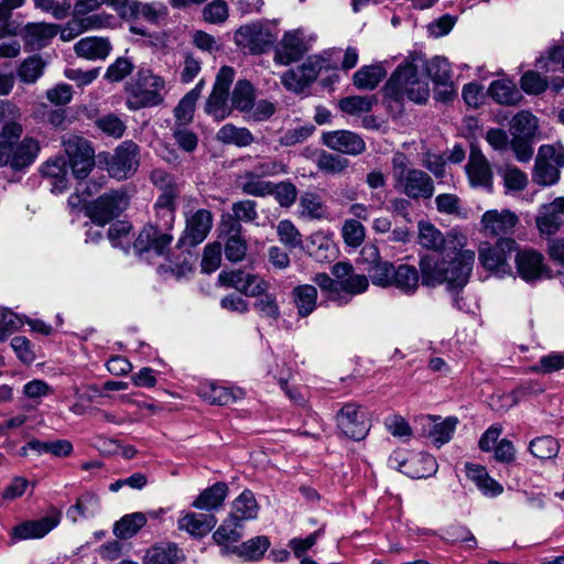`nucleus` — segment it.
<instances>
[{
	"mask_svg": "<svg viewBox=\"0 0 564 564\" xmlns=\"http://www.w3.org/2000/svg\"><path fill=\"white\" fill-rule=\"evenodd\" d=\"M475 262L473 250H462L453 261H445L433 256L421 257L419 267L422 276V284L427 288H435L446 284L453 293L454 305L460 308L457 294L468 283L469 275Z\"/></svg>",
	"mask_w": 564,
	"mask_h": 564,
	"instance_id": "obj_1",
	"label": "nucleus"
},
{
	"mask_svg": "<svg viewBox=\"0 0 564 564\" xmlns=\"http://www.w3.org/2000/svg\"><path fill=\"white\" fill-rule=\"evenodd\" d=\"M23 128L19 121L7 122L0 132V166L24 171L37 158L41 147L32 137L21 139Z\"/></svg>",
	"mask_w": 564,
	"mask_h": 564,
	"instance_id": "obj_2",
	"label": "nucleus"
},
{
	"mask_svg": "<svg viewBox=\"0 0 564 564\" xmlns=\"http://www.w3.org/2000/svg\"><path fill=\"white\" fill-rule=\"evenodd\" d=\"M384 95L401 102L404 99L425 104L430 97L429 83L419 77L417 67L410 62L398 66L384 86Z\"/></svg>",
	"mask_w": 564,
	"mask_h": 564,
	"instance_id": "obj_3",
	"label": "nucleus"
},
{
	"mask_svg": "<svg viewBox=\"0 0 564 564\" xmlns=\"http://www.w3.org/2000/svg\"><path fill=\"white\" fill-rule=\"evenodd\" d=\"M158 223L145 226L133 242V249L140 257L169 252L173 237L167 232L175 220V207L154 208Z\"/></svg>",
	"mask_w": 564,
	"mask_h": 564,
	"instance_id": "obj_4",
	"label": "nucleus"
},
{
	"mask_svg": "<svg viewBox=\"0 0 564 564\" xmlns=\"http://www.w3.org/2000/svg\"><path fill=\"white\" fill-rule=\"evenodd\" d=\"M392 178L394 188L411 199H429L434 195L432 177L420 169L408 167L402 153L392 158Z\"/></svg>",
	"mask_w": 564,
	"mask_h": 564,
	"instance_id": "obj_5",
	"label": "nucleus"
},
{
	"mask_svg": "<svg viewBox=\"0 0 564 564\" xmlns=\"http://www.w3.org/2000/svg\"><path fill=\"white\" fill-rule=\"evenodd\" d=\"M124 88L126 106L133 111L159 106L164 100L162 91L165 88V82L149 69L139 70Z\"/></svg>",
	"mask_w": 564,
	"mask_h": 564,
	"instance_id": "obj_6",
	"label": "nucleus"
},
{
	"mask_svg": "<svg viewBox=\"0 0 564 564\" xmlns=\"http://www.w3.org/2000/svg\"><path fill=\"white\" fill-rule=\"evenodd\" d=\"M564 166V147L561 144L541 145L535 158L532 181L541 186H551L560 180V169Z\"/></svg>",
	"mask_w": 564,
	"mask_h": 564,
	"instance_id": "obj_7",
	"label": "nucleus"
},
{
	"mask_svg": "<svg viewBox=\"0 0 564 564\" xmlns=\"http://www.w3.org/2000/svg\"><path fill=\"white\" fill-rule=\"evenodd\" d=\"M62 145L73 175L78 180L86 178L95 166V151L90 142L80 135L67 134L63 137Z\"/></svg>",
	"mask_w": 564,
	"mask_h": 564,
	"instance_id": "obj_8",
	"label": "nucleus"
},
{
	"mask_svg": "<svg viewBox=\"0 0 564 564\" xmlns=\"http://www.w3.org/2000/svg\"><path fill=\"white\" fill-rule=\"evenodd\" d=\"M140 165V148L133 141L121 142L107 161L109 176L118 181L132 177Z\"/></svg>",
	"mask_w": 564,
	"mask_h": 564,
	"instance_id": "obj_9",
	"label": "nucleus"
},
{
	"mask_svg": "<svg viewBox=\"0 0 564 564\" xmlns=\"http://www.w3.org/2000/svg\"><path fill=\"white\" fill-rule=\"evenodd\" d=\"M128 206V196L121 189H112L91 202L86 212L97 225L104 226L118 217Z\"/></svg>",
	"mask_w": 564,
	"mask_h": 564,
	"instance_id": "obj_10",
	"label": "nucleus"
},
{
	"mask_svg": "<svg viewBox=\"0 0 564 564\" xmlns=\"http://www.w3.org/2000/svg\"><path fill=\"white\" fill-rule=\"evenodd\" d=\"M513 239H499L495 245L484 242L479 246V261L481 265L498 275L510 273L511 268L508 264V258L514 249Z\"/></svg>",
	"mask_w": 564,
	"mask_h": 564,
	"instance_id": "obj_11",
	"label": "nucleus"
},
{
	"mask_svg": "<svg viewBox=\"0 0 564 564\" xmlns=\"http://www.w3.org/2000/svg\"><path fill=\"white\" fill-rule=\"evenodd\" d=\"M336 421L338 429L354 441L364 440L370 430L366 413L354 403L345 404L337 414Z\"/></svg>",
	"mask_w": 564,
	"mask_h": 564,
	"instance_id": "obj_12",
	"label": "nucleus"
},
{
	"mask_svg": "<svg viewBox=\"0 0 564 564\" xmlns=\"http://www.w3.org/2000/svg\"><path fill=\"white\" fill-rule=\"evenodd\" d=\"M219 280L223 284L231 286L246 296L256 297L269 289V282L258 274L245 271L220 272Z\"/></svg>",
	"mask_w": 564,
	"mask_h": 564,
	"instance_id": "obj_13",
	"label": "nucleus"
},
{
	"mask_svg": "<svg viewBox=\"0 0 564 564\" xmlns=\"http://www.w3.org/2000/svg\"><path fill=\"white\" fill-rule=\"evenodd\" d=\"M419 423L422 426L423 435L429 437L434 445L441 447L452 440L458 419L456 416L441 419L435 415H423L419 419Z\"/></svg>",
	"mask_w": 564,
	"mask_h": 564,
	"instance_id": "obj_14",
	"label": "nucleus"
},
{
	"mask_svg": "<svg viewBox=\"0 0 564 564\" xmlns=\"http://www.w3.org/2000/svg\"><path fill=\"white\" fill-rule=\"evenodd\" d=\"M322 143L328 149L348 155H358L366 151L364 139L350 130H335L322 134Z\"/></svg>",
	"mask_w": 564,
	"mask_h": 564,
	"instance_id": "obj_15",
	"label": "nucleus"
},
{
	"mask_svg": "<svg viewBox=\"0 0 564 564\" xmlns=\"http://www.w3.org/2000/svg\"><path fill=\"white\" fill-rule=\"evenodd\" d=\"M59 521L61 513L58 511L37 520L24 521L12 529L10 533L11 541L41 539L57 527Z\"/></svg>",
	"mask_w": 564,
	"mask_h": 564,
	"instance_id": "obj_16",
	"label": "nucleus"
},
{
	"mask_svg": "<svg viewBox=\"0 0 564 564\" xmlns=\"http://www.w3.org/2000/svg\"><path fill=\"white\" fill-rule=\"evenodd\" d=\"M518 223L516 214L508 209L487 210L481 217V232L488 237L509 235Z\"/></svg>",
	"mask_w": 564,
	"mask_h": 564,
	"instance_id": "obj_17",
	"label": "nucleus"
},
{
	"mask_svg": "<svg viewBox=\"0 0 564 564\" xmlns=\"http://www.w3.org/2000/svg\"><path fill=\"white\" fill-rule=\"evenodd\" d=\"M516 264L518 274L527 282L549 275L543 256L535 250H520L516 256Z\"/></svg>",
	"mask_w": 564,
	"mask_h": 564,
	"instance_id": "obj_18",
	"label": "nucleus"
},
{
	"mask_svg": "<svg viewBox=\"0 0 564 564\" xmlns=\"http://www.w3.org/2000/svg\"><path fill=\"white\" fill-rule=\"evenodd\" d=\"M466 172L473 187L492 188V170L482 152L473 147L470 149Z\"/></svg>",
	"mask_w": 564,
	"mask_h": 564,
	"instance_id": "obj_19",
	"label": "nucleus"
},
{
	"mask_svg": "<svg viewBox=\"0 0 564 564\" xmlns=\"http://www.w3.org/2000/svg\"><path fill=\"white\" fill-rule=\"evenodd\" d=\"M564 197H556L553 202L544 204L536 216V226L542 235L556 234L564 224Z\"/></svg>",
	"mask_w": 564,
	"mask_h": 564,
	"instance_id": "obj_20",
	"label": "nucleus"
},
{
	"mask_svg": "<svg viewBox=\"0 0 564 564\" xmlns=\"http://www.w3.org/2000/svg\"><path fill=\"white\" fill-rule=\"evenodd\" d=\"M305 44L297 31L285 32L274 51V62L280 65H290L304 55Z\"/></svg>",
	"mask_w": 564,
	"mask_h": 564,
	"instance_id": "obj_21",
	"label": "nucleus"
},
{
	"mask_svg": "<svg viewBox=\"0 0 564 564\" xmlns=\"http://www.w3.org/2000/svg\"><path fill=\"white\" fill-rule=\"evenodd\" d=\"M213 227V215L207 209H198L186 219L185 236L181 239L191 246H197L209 234Z\"/></svg>",
	"mask_w": 564,
	"mask_h": 564,
	"instance_id": "obj_22",
	"label": "nucleus"
},
{
	"mask_svg": "<svg viewBox=\"0 0 564 564\" xmlns=\"http://www.w3.org/2000/svg\"><path fill=\"white\" fill-rule=\"evenodd\" d=\"M57 34V26L50 23H28L21 31L26 51H36L45 47Z\"/></svg>",
	"mask_w": 564,
	"mask_h": 564,
	"instance_id": "obj_23",
	"label": "nucleus"
},
{
	"mask_svg": "<svg viewBox=\"0 0 564 564\" xmlns=\"http://www.w3.org/2000/svg\"><path fill=\"white\" fill-rule=\"evenodd\" d=\"M238 43L252 53H262L272 42V35L260 24H249L237 31Z\"/></svg>",
	"mask_w": 564,
	"mask_h": 564,
	"instance_id": "obj_24",
	"label": "nucleus"
},
{
	"mask_svg": "<svg viewBox=\"0 0 564 564\" xmlns=\"http://www.w3.org/2000/svg\"><path fill=\"white\" fill-rule=\"evenodd\" d=\"M198 395L210 404L228 405L243 397L239 388H227L215 382L202 383L197 389Z\"/></svg>",
	"mask_w": 564,
	"mask_h": 564,
	"instance_id": "obj_25",
	"label": "nucleus"
},
{
	"mask_svg": "<svg viewBox=\"0 0 564 564\" xmlns=\"http://www.w3.org/2000/svg\"><path fill=\"white\" fill-rule=\"evenodd\" d=\"M111 48L109 40L100 36L83 37L74 45L75 54L89 61L105 59L110 54Z\"/></svg>",
	"mask_w": 564,
	"mask_h": 564,
	"instance_id": "obj_26",
	"label": "nucleus"
},
{
	"mask_svg": "<svg viewBox=\"0 0 564 564\" xmlns=\"http://www.w3.org/2000/svg\"><path fill=\"white\" fill-rule=\"evenodd\" d=\"M41 173L51 180L52 192L59 194L68 188L67 163L63 156L48 159L41 165Z\"/></svg>",
	"mask_w": 564,
	"mask_h": 564,
	"instance_id": "obj_27",
	"label": "nucleus"
},
{
	"mask_svg": "<svg viewBox=\"0 0 564 564\" xmlns=\"http://www.w3.org/2000/svg\"><path fill=\"white\" fill-rule=\"evenodd\" d=\"M217 519L212 513L189 512L178 519L177 527L193 536L207 535L216 525Z\"/></svg>",
	"mask_w": 564,
	"mask_h": 564,
	"instance_id": "obj_28",
	"label": "nucleus"
},
{
	"mask_svg": "<svg viewBox=\"0 0 564 564\" xmlns=\"http://www.w3.org/2000/svg\"><path fill=\"white\" fill-rule=\"evenodd\" d=\"M108 15L106 14H93L86 19L75 18L69 21L59 32V37L64 42L72 41L83 32L89 29H98L106 24Z\"/></svg>",
	"mask_w": 564,
	"mask_h": 564,
	"instance_id": "obj_29",
	"label": "nucleus"
},
{
	"mask_svg": "<svg viewBox=\"0 0 564 564\" xmlns=\"http://www.w3.org/2000/svg\"><path fill=\"white\" fill-rule=\"evenodd\" d=\"M420 282V274L415 267L410 264H400L395 267L391 286L406 295L416 292Z\"/></svg>",
	"mask_w": 564,
	"mask_h": 564,
	"instance_id": "obj_30",
	"label": "nucleus"
},
{
	"mask_svg": "<svg viewBox=\"0 0 564 564\" xmlns=\"http://www.w3.org/2000/svg\"><path fill=\"white\" fill-rule=\"evenodd\" d=\"M293 303L300 317L311 315L317 305V289L311 284L297 285L292 290Z\"/></svg>",
	"mask_w": 564,
	"mask_h": 564,
	"instance_id": "obj_31",
	"label": "nucleus"
},
{
	"mask_svg": "<svg viewBox=\"0 0 564 564\" xmlns=\"http://www.w3.org/2000/svg\"><path fill=\"white\" fill-rule=\"evenodd\" d=\"M183 558L176 544L165 543L149 549L142 564H178Z\"/></svg>",
	"mask_w": 564,
	"mask_h": 564,
	"instance_id": "obj_32",
	"label": "nucleus"
},
{
	"mask_svg": "<svg viewBox=\"0 0 564 564\" xmlns=\"http://www.w3.org/2000/svg\"><path fill=\"white\" fill-rule=\"evenodd\" d=\"M227 491L228 487L225 482H216L209 488L203 490L194 500L192 506L206 511L216 510L223 505L227 496Z\"/></svg>",
	"mask_w": 564,
	"mask_h": 564,
	"instance_id": "obj_33",
	"label": "nucleus"
},
{
	"mask_svg": "<svg viewBox=\"0 0 564 564\" xmlns=\"http://www.w3.org/2000/svg\"><path fill=\"white\" fill-rule=\"evenodd\" d=\"M216 138L224 144H232L238 148H246L254 142V137L248 128L236 127L232 123L223 126L218 130Z\"/></svg>",
	"mask_w": 564,
	"mask_h": 564,
	"instance_id": "obj_34",
	"label": "nucleus"
},
{
	"mask_svg": "<svg viewBox=\"0 0 564 564\" xmlns=\"http://www.w3.org/2000/svg\"><path fill=\"white\" fill-rule=\"evenodd\" d=\"M466 475L475 482V485L485 494L490 496L500 495L503 490L502 486L499 485L495 479L489 477L488 473L482 466L466 463Z\"/></svg>",
	"mask_w": 564,
	"mask_h": 564,
	"instance_id": "obj_35",
	"label": "nucleus"
},
{
	"mask_svg": "<svg viewBox=\"0 0 564 564\" xmlns=\"http://www.w3.org/2000/svg\"><path fill=\"white\" fill-rule=\"evenodd\" d=\"M494 100L501 105H517L522 99L520 91L511 80H494L488 89Z\"/></svg>",
	"mask_w": 564,
	"mask_h": 564,
	"instance_id": "obj_36",
	"label": "nucleus"
},
{
	"mask_svg": "<svg viewBox=\"0 0 564 564\" xmlns=\"http://www.w3.org/2000/svg\"><path fill=\"white\" fill-rule=\"evenodd\" d=\"M100 510V499L94 492H84L76 501L74 506H72L67 516L76 522L78 517L82 518H93Z\"/></svg>",
	"mask_w": 564,
	"mask_h": 564,
	"instance_id": "obj_37",
	"label": "nucleus"
},
{
	"mask_svg": "<svg viewBox=\"0 0 564 564\" xmlns=\"http://www.w3.org/2000/svg\"><path fill=\"white\" fill-rule=\"evenodd\" d=\"M258 514V505L251 491L245 490L232 503V511L229 517L241 522L254 519Z\"/></svg>",
	"mask_w": 564,
	"mask_h": 564,
	"instance_id": "obj_38",
	"label": "nucleus"
},
{
	"mask_svg": "<svg viewBox=\"0 0 564 564\" xmlns=\"http://www.w3.org/2000/svg\"><path fill=\"white\" fill-rule=\"evenodd\" d=\"M242 193L250 196L264 197L272 193V182L245 171L238 178Z\"/></svg>",
	"mask_w": 564,
	"mask_h": 564,
	"instance_id": "obj_39",
	"label": "nucleus"
},
{
	"mask_svg": "<svg viewBox=\"0 0 564 564\" xmlns=\"http://www.w3.org/2000/svg\"><path fill=\"white\" fill-rule=\"evenodd\" d=\"M386 77V70L380 65L364 66L354 74V85L358 89L372 90Z\"/></svg>",
	"mask_w": 564,
	"mask_h": 564,
	"instance_id": "obj_40",
	"label": "nucleus"
},
{
	"mask_svg": "<svg viewBox=\"0 0 564 564\" xmlns=\"http://www.w3.org/2000/svg\"><path fill=\"white\" fill-rule=\"evenodd\" d=\"M29 447L37 455L51 454L55 457H67L73 453V444L67 440L40 441L31 440Z\"/></svg>",
	"mask_w": 564,
	"mask_h": 564,
	"instance_id": "obj_41",
	"label": "nucleus"
},
{
	"mask_svg": "<svg viewBox=\"0 0 564 564\" xmlns=\"http://www.w3.org/2000/svg\"><path fill=\"white\" fill-rule=\"evenodd\" d=\"M145 523L147 518L142 512L127 514L115 523L113 533L119 539H130L135 535Z\"/></svg>",
	"mask_w": 564,
	"mask_h": 564,
	"instance_id": "obj_42",
	"label": "nucleus"
},
{
	"mask_svg": "<svg viewBox=\"0 0 564 564\" xmlns=\"http://www.w3.org/2000/svg\"><path fill=\"white\" fill-rule=\"evenodd\" d=\"M228 95L229 93L221 91L213 87V91L205 105L206 113L212 116L217 121L229 117L231 109L228 106Z\"/></svg>",
	"mask_w": 564,
	"mask_h": 564,
	"instance_id": "obj_43",
	"label": "nucleus"
},
{
	"mask_svg": "<svg viewBox=\"0 0 564 564\" xmlns=\"http://www.w3.org/2000/svg\"><path fill=\"white\" fill-rule=\"evenodd\" d=\"M538 129L536 118L529 111L518 112L511 121L512 138H533Z\"/></svg>",
	"mask_w": 564,
	"mask_h": 564,
	"instance_id": "obj_44",
	"label": "nucleus"
},
{
	"mask_svg": "<svg viewBox=\"0 0 564 564\" xmlns=\"http://www.w3.org/2000/svg\"><path fill=\"white\" fill-rule=\"evenodd\" d=\"M410 466L412 469H405L403 474L411 478H425L437 470L436 459L429 454L412 455Z\"/></svg>",
	"mask_w": 564,
	"mask_h": 564,
	"instance_id": "obj_45",
	"label": "nucleus"
},
{
	"mask_svg": "<svg viewBox=\"0 0 564 564\" xmlns=\"http://www.w3.org/2000/svg\"><path fill=\"white\" fill-rule=\"evenodd\" d=\"M242 523L235 518L229 517L224 523L214 532L213 538L217 544L225 546L227 550L232 543H237L240 538V529Z\"/></svg>",
	"mask_w": 564,
	"mask_h": 564,
	"instance_id": "obj_46",
	"label": "nucleus"
},
{
	"mask_svg": "<svg viewBox=\"0 0 564 564\" xmlns=\"http://www.w3.org/2000/svg\"><path fill=\"white\" fill-rule=\"evenodd\" d=\"M299 208L301 216L308 219H322L326 217V207L321 197L315 193H304L300 197Z\"/></svg>",
	"mask_w": 564,
	"mask_h": 564,
	"instance_id": "obj_47",
	"label": "nucleus"
},
{
	"mask_svg": "<svg viewBox=\"0 0 564 564\" xmlns=\"http://www.w3.org/2000/svg\"><path fill=\"white\" fill-rule=\"evenodd\" d=\"M253 102L254 93L252 85L247 80L237 82L231 95L232 107L246 116Z\"/></svg>",
	"mask_w": 564,
	"mask_h": 564,
	"instance_id": "obj_48",
	"label": "nucleus"
},
{
	"mask_svg": "<svg viewBox=\"0 0 564 564\" xmlns=\"http://www.w3.org/2000/svg\"><path fill=\"white\" fill-rule=\"evenodd\" d=\"M419 243L430 250H440L445 243L443 234L431 223H419Z\"/></svg>",
	"mask_w": 564,
	"mask_h": 564,
	"instance_id": "obj_49",
	"label": "nucleus"
},
{
	"mask_svg": "<svg viewBox=\"0 0 564 564\" xmlns=\"http://www.w3.org/2000/svg\"><path fill=\"white\" fill-rule=\"evenodd\" d=\"M315 164L317 169L327 174H339L349 166V161L335 153L321 151L316 159Z\"/></svg>",
	"mask_w": 564,
	"mask_h": 564,
	"instance_id": "obj_50",
	"label": "nucleus"
},
{
	"mask_svg": "<svg viewBox=\"0 0 564 564\" xmlns=\"http://www.w3.org/2000/svg\"><path fill=\"white\" fill-rule=\"evenodd\" d=\"M269 545L270 542L268 538L256 536L241 543L239 546H235L232 552H236L239 556L245 557L246 560L257 561L262 557Z\"/></svg>",
	"mask_w": 564,
	"mask_h": 564,
	"instance_id": "obj_51",
	"label": "nucleus"
},
{
	"mask_svg": "<svg viewBox=\"0 0 564 564\" xmlns=\"http://www.w3.org/2000/svg\"><path fill=\"white\" fill-rule=\"evenodd\" d=\"M376 101L375 96H349L340 99L339 108L348 115L357 116L369 112Z\"/></svg>",
	"mask_w": 564,
	"mask_h": 564,
	"instance_id": "obj_52",
	"label": "nucleus"
},
{
	"mask_svg": "<svg viewBox=\"0 0 564 564\" xmlns=\"http://www.w3.org/2000/svg\"><path fill=\"white\" fill-rule=\"evenodd\" d=\"M560 445L552 436L536 437L530 442V453L539 459H551L558 453Z\"/></svg>",
	"mask_w": 564,
	"mask_h": 564,
	"instance_id": "obj_53",
	"label": "nucleus"
},
{
	"mask_svg": "<svg viewBox=\"0 0 564 564\" xmlns=\"http://www.w3.org/2000/svg\"><path fill=\"white\" fill-rule=\"evenodd\" d=\"M427 76L435 85L448 84L452 82V72L449 62L441 56H435L426 63Z\"/></svg>",
	"mask_w": 564,
	"mask_h": 564,
	"instance_id": "obj_54",
	"label": "nucleus"
},
{
	"mask_svg": "<svg viewBox=\"0 0 564 564\" xmlns=\"http://www.w3.org/2000/svg\"><path fill=\"white\" fill-rule=\"evenodd\" d=\"M313 281L323 290L327 292V297L338 305H346L349 303V296L339 292L340 284L332 279L327 273H317Z\"/></svg>",
	"mask_w": 564,
	"mask_h": 564,
	"instance_id": "obj_55",
	"label": "nucleus"
},
{
	"mask_svg": "<svg viewBox=\"0 0 564 564\" xmlns=\"http://www.w3.org/2000/svg\"><path fill=\"white\" fill-rule=\"evenodd\" d=\"M395 267L389 261H377V263L370 265L367 271L369 279L372 284L381 288L391 286V280L393 279Z\"/></svg>",
	"mask_w": 564,
	"mask_h": 564,
	"instance_id": "obj_56",
	"label": "nucleus"
},
{
	"mask_svg": "<svg viewBox=\"0 0 564 564\" xmlns=\"http://www.w3.org/2000/svg\"><path fill=\"white\" fill-rule=\"evenodd\" d=\"M44 65L39 55L30 56L20 65L18 76L23 83L33 84L42 76Z\"/></svg>",
	"mask_w": 564,
	"mask_h": 564,
	"instance_id": "obj_57",
	"label": "nucleus"
},
{
	"mask_svg": "<svg viewBox=\"0 0 564 564\" xmlns=\"http://www.w3.org/2000/svg\"><path fill=\"white\" fill-rule=\"evenodd\" d=\"M257 301L253 306L254 310L259 313L261 317H265L276 322L280 318V307L276 302V296L274 294L268 293L267 291L263 294L257 296Z\"/></svg>",
	"mask_w": 564,
	"mask_h": 564,
	"instance_id": "obj_58",
	"label": "nucleus"
},
{
	"mask_svg": "<svg viewBox=\"0 0 564 564\" xmlns=\"http://www.w3.org/2000/svg\"><path fill=\"white\" fill-rule=\"evenodd\" d=\"M33 3L36 9L50 13L56 20L67 18L72 9L69 0H33Z\"/></svg>",
	"mask_w": 564,
	"mask_h": 564,
	"instance_id": "obj_59",
	"label": "nucleus"
},
{
	"mask_svg": "<svg viewBox=\"0 0 564 564\" xmlns=\"http://www.w3.org/2000/svg\"><path fill=\"white\" fill-rule=\"evenodd\" d=\"M344 241L351 247H359L365 240V227L356 219H347L341 228Z\"/></svg>",
	"mask_w": 564,
	"mask_h": 564,
	"instance_id": "obj_60",
	"label": "nucleus"
},
{
	"mask_svg": "<svg viewBox=\"0 0 564 564\" xmlns=\"http://www.w3.org/2000/svg\"><path fill=\"white\" fill-rule=\"evenodd\" d=\"M271 195L274 196L282 207H290L296 200L297 189L291 182L272 183Z\"/></svg>",
	"mask_w": 564,
	"mask_h": 564,
	"instance_id": "obj_61",
	"label": "nucleus"
},
{
	"mask_svg": "<svg viewBox=\"0 0 564 564\" xmlns=\"http://www.w3.org/2000/svg\"><path fill=\"white\" fill-rule=\"evenodd\" d=\"M521 88L530 95H539L546 90L549 83L539 73L529 70L520 79Z\"/></svg>",
	"mask_w": 564,
	"mask_h": 564,
	"instance_id": "obj_62",
	"label": "nucleus"
},
{
	"mask_svg": "<svg viewBox=\"0 0 564 564\" xmlns=\"http://www.w3.org/2000/svg\"><path fill=\"white\" fill-rule=\"evenodd\" d=\"M96 126L107 135L119 139L126 131L124 122L115 115H107L96 121Z\"/></svg>",
	"mask_w": 564,
	"mask_h": 564,
	"instance_id": "obj_63",
	"label": "nucleus"
},
{
	"mask_svg": "<svg viewBox=\"0 0 564 564\" xmlns=\"http://www.w3.org/2000/svg\"><path fill=\"white\" fill-rule=\"evenodd\" d=\"M538 67L545 72H564V46H555L550 50L546 58L538 61Z\"/></svg>",
	"mask_w": 564,
	"mask_h": 564,
	"instance_id": "obj_64",
	"label": "nucleus"
}]
</instances>
